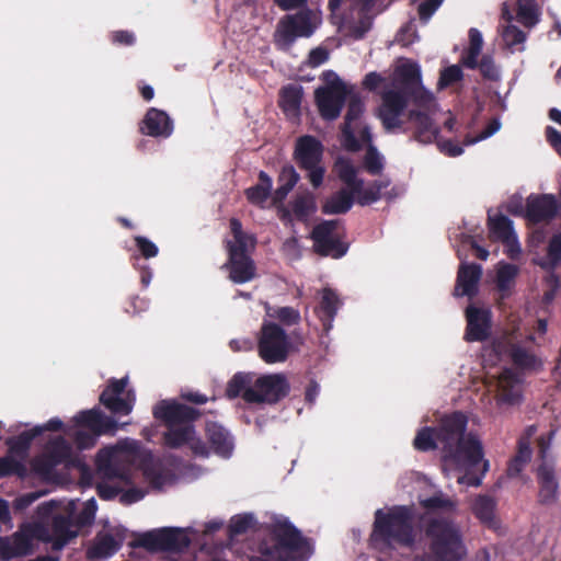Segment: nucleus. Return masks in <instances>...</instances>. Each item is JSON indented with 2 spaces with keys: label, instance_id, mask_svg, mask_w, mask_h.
<instances>
[{
  "label": "nucleus",
  "instance_id": "obj_25",
  "mask_svg": "<svg viewBox=\"0 0 561 561\" xmlns=\"http://www.w3.org/2000/svg\"><path fill=\"white\" fill-rule=\"evenodd\" d=\"M139 129L144 135L150 137L168 138L172 135L174 125L172 118L167 112L156 107H150L145 114Z\"/></svg>",
  "mask_w": 561,
  "mask_h": 561
},
{
  "label": "nucleus",
  "instance_id": "obj_32",
  "mask_svg": "<svg viewBox=\"0 0 561 561\" xmlns=\"http://www.w3.org/2000/svg\"><path fill=\"white\" fill-rule=\"evenodd\" d=\"M341 305L342 301L339 295L332 288L325 287L322 289L321 299L314 312L321 321L325 333L332 329L333 320Z\"/></svg>",
  "mask_w": 561,
  "mask_h": 561
},
{
  "label": "nucleus",
  "instance_id": "obj_6",
  "mask_svg": "<svg viewBox=\"0 0 561 561\" xmlns=\"http://www.w3.org/2000/svg\"><path fill=\"white\" fill-rule=\"evenodd\" d=\"M557 431V427H551L536 439L537 502L545 506L554 505L559 499L560 484L556 472V457L551 451Z\"/></svg>",
  "mask_w": 561,
  "mask_h": 561
},
{
  "label": "nucleus",
  "instance_id": "obj_24",
  "mask_svg": "<svg viewBox=\"0 0 561 561\" xmlns=\"http://www.w3.org/2000/svg\"><path fill=\"white\" fill-rule=\"evenodd\" d=\"M205 437L209 454L214 453L220 457L228 458L233 450V437L230 432L218 422L207 421L205 423Z\"/></svg>",
  "mask_w": 561,
  "mask_h": 561
},
{
  "label": "nucleus",
  "instance_id": "obj_5",
  "mask_svg": "<svg viewBox=\"0 0 561 561\" xmlns=\"http://www.w3.org/2000/svg\"><path fill=\"white\" fill-rule=\"evenodd\" d=\"M232 240L225 241L228 259L222 268L229 272V279L234 284H244L252 280L256 274V266L251 257V251L256 245L253 234L243 231L238 218L229 220Z\"/></svg>",
  "mask_w": 561,
  "mask_h": 561
},
{
  "label": "nucleus",
  "instance_id": "obj_48",
  "mask_svg": "<svg viewBox=\"0 0 561 561\" xmlns=\"http://www.w3.org/2000/svg\"><path fill=\"white\" fill-rule=\"evenodd\" d=\"M367 144L368 146L363 159L364 168L370 175H379L385 168V159L374 146V142Z\"/></svg>",
  "mask_w": 561,
  "mask_h": 561
},
{
  "label": "nucleus",
  "instance_id": "obj_61",
  "mask_svg": "<svg viewBox=\"0 0 561 561\" xmlns=\"http://www.w3.org/2000/svg\"><path fill=\"white\" fill-rule=\"evenodd\" d=\"M501 127L500 119L493 117L486 124V126L476 136L467 135L463 140H485L493 136Z\"/></svg>",
  "mask_w": 561,
  "mask_h": 561
},
{
  "label": "nucleus",
  "instance_id": "obj_1",
  "mask_svg": "<svg viewBox=\"0 0 561 561\" xmlns=\"http://www.w3.org/2000/svg\"><path fill=\"white\" fill-rule=\"evenodd\" d=\"M467 425L465 413L453 412L442 417L437 426L419 430L413 446L422 453L440 448L445 463L474 465L482 458V444L474 434H466Z\"/></svg>",
  "mask_w": 561,
  "mask_h": 561
},
{
  "label": "nucleus",
  "instance_id": "obj_3",
  "mask_svg": "<svg viewBox=\"0 0 561 561\" xmlns=\"http://www.w3.org/2000/svg\"><path fill=\"white\" fill-rule=\"evenodd\" d=\"M413 512L409 506L396 505L387 512L379 508L375 512V520L370 541L375 547L390 548L394 545L410 547L414 543Z\"/></svg>",
  "mask_w": 561,
  "mask_h": 561
},
{
  "label": "nucleus",
  "instance_id": "obj_43",
  "mask_svg": "<svg viewBox=\"0 0 561 561\" xmlns=\"http://www.w3.org/2000/svg\"><path fill=\"white\" fill-rule=\"evenodd\" d=\"M298 181L299 174L295 169L291 165L284 167L278 175V187L275 190L273 195L274 202L282 203Z\"/></svg>",
  "mask_w": 561,
  "mask_h": 561
},
{
  "label": "nucleus",
  "instance_id": "obj_7",
  "mask_svg": "<svg viewBox=\"0 0 561 561\" xmlns=\"http://www.w3.org/2000/svg\"><path fill=\"white\" fill-rule=\"evenodd\" d=\"M425 535L435 561H460L466 554L462 535L451 520L431 519L426 525Z\"/></svg>",
  "mask_w": 561,
  "mask_h": 561
},
{
  "label": "nucleus",
  "instance_id": "obj_41",
  "mask_svg": "<svg viewBox=\"0 0 561 561\" xmlns=\"http://www.w3.org/2000/svg\"><path fill=\"white\" fill-rule=\"evenodd\" d=\"M390 185L389 180H375L367 187L362 184V190L353 192L356 202L360 206H367L376 203L381 197V191Z\"/></svg>",
  "mask_w": 561,
  "mask_h": 561
},
{
  "label": "nucleus",
  "instance_id": "obj_58",
  "mask_svg": "<svg viewBox=\"0 0 561 561\" xmlns=\"http://www.w3.org/2000/svg\"><path fill=\"white\" fill-rule=\"evenodd\" d=\"M480 73L484 79L488 80H497L499 79V71L497 68L494 65V61L491 56L484 55L482 56L481 60L478 61V66Z\"/></svg>",
  "mask_w": 561,
  "mask_h": 561
},
{
  "label": "nucleus",
  "instance_id": "obj_38",
  "mask_svg": "<svg viewBox=\"0 0 561 561\" xmlns=\"http://www.w3.org/2000/svg\"><path fill=\"white\" fill-rule=\"evenodd\" d=\"M123 539H116L112 534H104L96 537V541L88 550V557L93 558H108L116 553L122 547Z\"/></svg>",
  "mask_w": 561,
  "mask_h": 561
},
{
  "label": "nucleus",
  "instance_id": "obj_57",
  "mask_svg": "<svg viewBox=\"0 0 561 561\" xmlns=\"http://www.w3.org/2000/svg\"><path fill=\"white\" fill-rule=\"evenodd\" d=\"M135 245L137 247L140 256L145 259H151L158 255L159 249L158 247L148 238L144 236L134 237Z\"/></svg>",
  "mask_w": 561,
  "mask_h": 561
},
{
  "label": "nucleus",
  "instance_id": "obj_27",
  "mask_svg": "<svg viewBox=\"0 0 561 561\" xmlns=\"http://www.w3.org/2000/svg\"><path fill=\"white\" fill-rule=\"evenodd\" d=\"M482 276V267L477 263H461L455 285L454 295L457 297H474L478 294V285Z\"/></svg>",
  "mask_w": 561,
  "mask_h": 561
},
{
  "label": "nucleus",
  "instance_id": "obj_16",
  "mask_svg": "<svg viewBox=\"0 0 561 561\" xmlns=\"http://www.w3.org/2000/svg\"><path fill=\"white\" fill-rule=\"evenodd\" d=\"M347 111L342 126L343 140H371L368 127L363 126L360 117L365 105L362 95L352 85V93L347 96Z\"/></svg>",
  "mask_w": 561,
  "mask_h": 561
},
{
  "label": "nucleus",
  "instance_id": "obj_53",
  "mask_svg": "<svg viewBox=\"0 0 561 561\" xmlns=\"http://www.w3.org/2000/svg\"><path fill=\"white\" fill-rule=\"evenodd\" d=\"M271 316L277 319L285 327L297 325L301 321L299 310L289 306L278 307Z\"/></svg>",
  "mask_w": 561,
  "mask_h": 561
},
{
  "label": "nucleus",
  "instance_id": "obj_49",
  "mask_svg": "<svg viewBox=\"0 0 561 561\" xmlns=\"http://www.w3.org/2000/svg\"><path fill=\"white\" fill-rule=\"evenodd\" d=\"M483 460V457L481 458V460L474 465H455L456 467H459V468H463L466 469V472L465 474L460 476L458 478V483L459 484H466L468 486H479L481 483H482V478L484 477L485 472L488 471L489 469V461L488 460H484L483 463H482V471L480 474H477L474 472H472V470L479 466Z\"/></svg>",
  "mask_w": 561,
  "mask_h": 561
},
{
  "label": "nucleus",
  "instance_id": "obj_64",
  "mask_svg": "<svg viewBox=\"0 0 561 561\" xmlns=\"http://www.w3.org/2000/svg\"><path fill=\"white\" fill-rule=\"evenodd\" d=\"M99 436L92 432L78 431L75 435V443L79 449H89L95 445Z\"/></svg>",
  "mask_w": 561,
  "mask_h": 561
},
{
  "label": "nucleus",
  "instance_id": "obj_60",
  "mask_svg": "<svg viewBox=\"0 0 561 561\" xmlns=\"http://www.w3.org/2000/svg\"><path fill=\"white\" fill-rule=\"evenodd\" d=\"M409 119L416 125L420 131L430 130L433 124L431 116L426 112L420 110L410 111Z\"/></svg>",
  "mask_w": 561,
  "mask_h": 561
},
{
  "label": "nucleus",
  "instance_id": "obj_30",
  "mask_svg": "<svg viewBox=\"0 0 561 561\" xmlns=\"http://www.w3.org/2000/svg\"><path fill=\"white\" fill-rule=\"evenodd\" d=\"M496 506L497 503L494 497L488 494H479L472 500L470 510L480 524L489 529L497 530L501 523L496 516Z\"/></svg>",
  "mask_w": 561,
  "mask_h": 561
},
{
  "label": "nucleus",
  "instance_id": "obj_51",
  "mask_svg": "<svg viewBox=\"0 0 561 561\" xmlns=\"http://www.w3.org/2000/svg\"><path fill=\"white\" fill-rule=\"evenodd\" d=\"M407 98L410 96L413 101V103L419 106L423 107L425 110H430L435 104L434 95L431 91L426 90L422 83L412 87L409 91L405 92Z\"/></svg>",
  "mask_w": 561,
  "mask_h": 561
},
{
  "label": "nucleus",
  "instance_id": "obj_13",
  "mask_svg": "<svg viewBox=\"0 0 561 561\" xmlns=\"http://www.w3.org/2000/svg\"><path fill=\"white\" fill-rule=\"evenodd\" d=\"M255 390H248L247 403L276 404L285 399L290 391V385L284 374H266L254 381Z\"/></svg>",
  "mask_w": 561,
  "mask_h": 561
},
{
  "label": "nucleus",
  "instance_id": "obj_10",
  "mask_svg": "<svg viewBox=\"0 0 561 561\" xmlns=\"http://www.w3.org/2000/svg\"><path fill=\"white\" fill-rule=\"evenodd\" d=\"M293 345L289 335L276 322L262 323L257 336V353L266 364H277L287 360Z\"/></svg>",
  "mask_w": 561,
  "mask_h": 561
},
{
  "label": "nucleus",
  "instance_id": "obj_11",
  "mask_svg": "<svg viewBox=\"0 0 561 561\" xmlns=\"http://www.w3.org/2000/svg\"><path fill=\"white\" fill-rule=\"evenodd\" d=\"M44 531L41 523H24L11 536H0V560L10 561L14 558L26 557L34 552V539Z\"/></svg>",
  "mask_w": 561,
  "mask_h": 561
},
{
  "label": "nucleus",
  "instance_id": "obj_26",
  "mask_svg": "<svg viewBox=\"0 0 561 561\" xmlns=\"http://www.w3.org/2000/svg\"><path fill=\"white\" fill-rule=\"evenodd\" d=\"M96 468L107 479H118L123 483L133 484V472L129 468L122 467L114 449H101L96 456Z\"/></svg>",
  "mask_w": 561,
  "mask_h": 561
},
{
  "label": "nucleus",
  "instance_id": "obj_19",
  "mask_svg": "<svg viewBox=\"0 0 561 561\" xmlns=\"http://www.w3.org/2000/svg\"><path fill=\"white\" fill-rule=\"evenodd\" d=\"M408 105V98L404 91L387 90L381 94L379 118L387 130L401 127V116Z\"/></svg>",
  "mask_w": 561,
  "mask_h": 561
},
{
  "label": "nucleus",
  "instance_id": "obj_46",
  "mask_svg": "<svg viewBox=\"0 0 561 561\" xmlns=\"http://www.w3.org/2000/svg\"><path fill=\"white\" fill-rule=\"evenodd\" d=\"M396 72L404 87V92L422 83L421 69L416 62L403 64L397 68Z\"/></svg>",
  "mask_w": 561,
  "mask_h": 561
},
{
  "label": "nucleus",
  "instance_id": "obj_31",
  "mask_svg": "<svg viewBox=\"0 0 561 561\" xmlns=\"http://www.w3.org/2000/svg\"><path fill=\"white\" fill-rule=\"evenodd\" d=\"M499 398L501 401L514 404L520 401L524 383L519 374L512 368L502 371L497 381Z\"/></svg>",
  "mask_w": 561,
  "mask_h": 561
},
{
  "label": "nucleus",
  "instance_id": "obj_50",
  "mask_svg": "<svg viewBox=\"0 0 561 561\" xmlns=\"http://www.w3.org/2000/svg\"><path fill=\"white\" fill-rule=\"evenodd\" d=\"M526 466V436L520 435L516 456L508 462L506 473L510 478L519 476Z\"/></svg>",
  "mask_w": 561,
  "mask_h": 561
},
{
  "label": "nucleus",
  "instance_id": "obj_55",
  "mask_svg": "<svg viewBox=\"0 0 561 561\" xmlns=\"http://www.w3.org/2000/svg\"><path fill=\"white\" fill-rule=\"evenodd\" d=\"M98 506L94 499H90L84 503L83 508L76 516L77 526L84 527L93 524Z\"/></svg>",
  "mask_w": 561,
  "mask_h": 561
},
{
  "label": "nucleus",
  "instance_id": "obj_35",
  "mask_svg": "<svg viewBox=\"0 0 561 561\" xmlns=\"http://www.w3.org/2000/svg\"><path fill=\"white\" fill-rule=\"evenodd\" d=\"M354 199L351 190L342 188L325 199L321 210L325 215L346 214L352 208Z\"/></svg>",
  "mask_w": 561,
  "mask_h": 561
},
{
  "label": "nucleus",
  "instance_id": "obj_54",
  "mask_svg": "<svg viewBox=\"0 0 561 561\" xmlns=\"http://www.w3.org/2000/svg\"><path fill=\"white\" fill-rule=\"evenodd\" d=\"M24 473L25 467L21 461L9 456L0 458V478L13 474L22 477Z\"/></svg>",
  "mask_w": 561,
  "mask_h": 561
},
{
  "label": "nucleus",
  "instance_id": "obj_47",
  "mask_svg": "<svg viewBox=\"0 0 561 561\" xmlns=\"http://www.w3.org/2000/svg\"><path fill=\"white\" fill-rule=\"evenodd\" d=\"M43 433L44 428L35 426L32 430L24 431L18 436L10 438L8 440V445L12 451L25 453L30 448L32 442Z\"/></svg>",
  "mask_w": 561,
  "mask_h": 561
},
{
  "label": "nucleus",
  "instance_id": "obj_42",
  "mask_svg": "<svg viewBox=\"0 0 561 561\" xmlns=\"http://www.w3.org/2000/svg\"><path fill=\"white\" fill-rule=\"evenodd\" d=\"M420 505L427 513H451L457 508V502L442 491L435 492L432 496L421 500Z\"/></svg>",
  "mask_w": 561,
  "mask_h": 561
},
{
  "label": "nucleus",
  "instance_id": "obj_45",
  "mask_svg": "<svg viewBox=\"0 0 561 561\" xmlns=\"http://www.w3.org/2000/svg\"><path fill=\"white\" fill-rule=\"evenodd\" d=\"M290 207L295 218L305 222L317 210L316 198L311 193L297 195L290 203Z\"/></svg>",
  "mask_w": 561,
  "mask_h": 561
},
{
  "label": "nucleus",
  "instance_id": "obj_44",
  "mask_svg": "<svg viewBox=\"0 0 561 561\" xmlns=\"http://www.w3.org/2000/svg\"><path fill=\"white\" fill-rule=\"evenodd\" d=\"M272 190V179L264 171L259 173V183L245 190L247 199L251 204L261 205L268 198Z\"/></svg>",
  "mask_w": 561,
  "mask_h": 561
},
{
  "label": "nucleus",
  "instance_id": "obj_56",
  "mask_svg": "<svg viewBox=\"0 0 561 561\" xmlns=\"http://www.w3.org/2000/svg\"><path fill=\"white\" fill-rule=\"evenodd\" d=\"M462 77L463 73L461 68L457 65H451L440 72L438 84L442 88L449 87L460 81Z\"/></svg>",
  "mask_w": 561,
  "mask_h": 561
},
{
  "label": "nucleus",
  "instance_id": "obj_14",
  "mask_svg": "<svg viewBox=\"0 0 561 561\" xmlns=\"http://www.w3.org/2000/svg\"><path fill=\"white\" fill-rule=\"evenodd\" d=\"M547 273L543 277L542 304L550 305L561 288V278L554 270L561 264V232L554 233L547 245L546 255L536 261Z\"/></svg>",
  "mask_w": 561,
  "mask_h": 561
},
{
  "label": "nucleus",
  "instance_id": "obj_52",
  "mask_svg": "<svg viewBox=\"0 0 561 561\" xmlns=\"http://www.w3.org/2000/svg\"><path fill=\"white\" fill-rule=\"evenodd\" d=\"M254 523L252 514L236 515L230 519L228 535L230 538L245 534Z\"/></svg>",
  "mask_w": 561,
  "mask_h": 561
},
{
  "label": "nucleus",
  "instance_id": "obj_20",
  "mask_svg": "<svg viewBox=\"0 0 561 561\" xmlns=\"http://www.w3.org/2000/svg\"><path fill=\"white\" fill-rule=\"evenodd\" d=\"M489 238L495 242H502L507 248V255L516 259L520 252L517 236L513 228V221L505 215L488 216Z\"/></svg>",
  "mask_w": 561,
  "mask_h": 561
},
{
  "label": "nucleus",
  "instance_id": "obj_63",
  "mask_svg": "<svg viewBox=\"0 0 561 561\" xmlns=\"http://www.w3.org/2000/svg\"><path fill=\"white\" fill-rule=\"evenodd\" d=\"M146 495V491L140 488H129L126 491L122 490L119 502L123 505H130L142 500Z\"/></svg>",
  "mask_w": 561,
  "mask_h": 561
},
{
  "label": "nucleus",
  "instance_id": "obj_40",
  "mask_svg": "<svg viewBox=\"0 0 561 561\" xmlns=\"http://www.w3.org/2000/svg\"><path fill=\"white\" fill-rule=\"evenodd\" d=\"M482 35L477 28L469 30V48L462 54L460 62L468 69H476L482 50Z\"/></svg>",
  "mask_w": 561,
  "mask_h": 561
},
{
  "label": "nucleus",
  "instance_id": "obj_36",
  "mask_svg": "<svg viewBox=\"0 0 561 561\" xmlns=\"http://www.w3.org/2000/svg\"><path fill=\"white\" fill-rule=\"evenodd\" d=\"M255 374L239 371L228 381L226 394L229 399L242 398L245 401L248 390H255Z\"/></svg>",
  "mask_w": 561,
  "mask_h": 561
},
{
  "label": "nucleus",
  "instance_id": "obj_2",
  "mask_svg": "<svg viewBox=\"0 0 561 561\" xmlns=\"http://www.w3.org/2000/svg\"><path fill=\"white\" fill-rule=\"evenodd\" d=\"M152 415L167 428L162 434V444L170 449L188 446L196 457H209V450L204 440L196 436L194 422L202 413L198 409L180 403L176 400H160L152 409Z\"/></svg>",
  "mask_w": 561,
  "mask_h": 561
},
{
  "label": "nucleus",
  "instance_id": "obj_15",
  "mask_svg": "<svg viewBox=\"0 0 561 561\" xmlns=\"http://www.w3.org/2000/svg\"><path fill=\"white\" fill-rule=\"evenodd\" d=\"M340 220H323L316 225L311 231L310 238L313 241V251L320 256H331L341 259L348 250L347 243L335 236V230Z\"/></svg>",
  "mask_w": 561,
  "mask_h": 561
},
{
  "label": "nucleus",
  "instance_id": "obj_21",
  "mask_svg": "<svg viewBox=\"0 0 561 561\" xmlns=\"http://www.w3.org/2000/svg\"><path fill=\"white\" fill-rule=\"evenodd\" d=\"M467 327L465 340L467 342H483L491 334V312L486 309L469 306L466 309Z\"/></svg>",
  "mask_w": 561,
  "mask_h": 561
},
{
  "label": "nucleus",
  "instance_id": "obj_18",
  "mask_svg": "<svg viewBox=\"0 0 561 561\" xmlns=\"http://www.w3.org/2000/svg\"><path fill=\"white\" fill-rule=\"evenodd\" d=\"M127 382V377L110 379L106 388L100 394V403L114 414L128 415L133 411L135 396L128 391L125 398L122 397Z\"/></svg>",
  "mask_w": 561,
  "mask_h": 561
},
{
  "label": "nucleus",
  "instance_id": "obj_34",
  "mask_svg": "<svg viewBox=\"0 0 561 561\" xmlns=\"http://www.w3.org/2000/svg\"><path fill=\"white\" fill-rule=\"evenodd\" d=\"M322 152V142H297L295 158L298 165L306 170L320 164Z\"/></svg>",
  "mask_w": 561,
  "mask_h": 561
},
{
  "label": "nucleus",
  "instance_id": "obj_29",
  "mask_svg": "<svg viewBox=\"0 0 561 561\" xmlns=\"http://www.w3.org/2000/svg\"><path fill=\"white\" fill-rule=\"evenodd\" d=\"M559 210L553 195L528 196V224H539L553 219Z\"/></svg>",
  "mask_w": 561,
  "mask_h": 561
},
{
  "label": "nucleus",
  "instance_id": "obj_59",
  "mask_svg": "<svg viewBox=\"0 0 561 561\" xmlns=\"http://www.w3.org/2000/svg\"><path fill=\"white\" fill-rule=\"evenodd\" d=\"M444 0H425L417 7V14L423 23H426L442 5Z\"/></svg>",
  "mask_w": 561,
  "mask_h": 561
},
{
  "label": "nucleus",
  "instance_id": "obj_22",
  "mask_svg": "<svg viewBox=\"0 0 561 561\" xmlns=\"http://www.w3.org/2000/svg\"><path fill=\"white\" fill-rule=\"evenodd\" d=\"M73 420L78 426L88 428L100 436L115 435L118 430V423L98 408L80 411Z\"/></svg>",
  "mask_w": 561,
  "mask_h": 561
},
{
  "label": "nucleus",
  "instance_id": "obj_17",
  "mask_svg": "<svg viewBox=\"0 0 561 561\" xmlns=\"http://www.w3.org/2000/svg\"><path fill=\"white\" fill-rule=\"evenodd\" d=\"M78 528L70 515L57 514L51 518L50 529L44 525L39 540L50 543L53 551H60L78 536Z\"/></svg>",
  "mask_w": 561,
  "mask_h": 561
},
{
  "label": "nucleus",
  "instance_id": "obj_37",
  "mask_svg": "<svg viewBox=\"0 0 561 561\" xmlns=\"http://www.w3.org/2000/svg\"><path fill=\"white\" fill-rule=\"evenodd\" d=\"M334 170L339 179L347 186L352 192H358L362 190L363 180L357 178V169L347 158H339L335 161Z\"/></svg>",
  "mask_w": 561,
  "mask_h": 561
},
{
  "label": "nucleus",
  "instance_id": "obj_4",
  "mask_svg": "<svg viewBox=\"0 0 561 561\" xmlns=\"http://www.w3.org/2000/svg\"><path fill=\"white\" fill-rule=\"evenodd\" d=\"M270 536L273 543L261 541L260 556L251 557L250 561H304L310 554L308 540L287 520L274 524Z\"/></svg>",
  "mask_w": 561,
  "mask_h": 561
},
{
  "label": "nucleus",
  "instance_id": "obj_8",
  "mask_svg": "<svg viewBox=\"0 0 561 561\" xmlns=\"http://www.w3.org/2000/svg\"><path fill=\"white\" fill-rule=\"evenodd\" d=\"M313 20L314 13L310 8L280 18L273 34L275 47L282 51H288L297 38L312 36L317 28Z\"/></svg>",
  "mask_w": 561,
  "mask_h": 561
},
{
  "label": "nucleus",
  "instance_id": "obj_9",
  "mask_svg": "<svg viewBox=\"0 0 561 561\" xmlns=\"http://www.w3.org/2000/svg\"><path fill=\"white\" fill-rule=\"evenodd\" d=\"M324 87H319L314 91V101L322 118L327 121L336 119L352 93V85H347L337 75L328 70L323 72Z\"/></svg>",
  "mask_w": 561,
  "mask_h": 561
},
{
  "label": "nucleus",
  "instance_id": "obj_39",
  "mask_svg": "<svg viewBox=\"0 0 561 561\" xmlns=\"http://www.w3.org/2000/svg\"><path fill=\"white\" fill-rule=\"evenodd\" d=\"M46 455L50 458L48 468L55 467L70 460L72 448L62 436H58L49 442Z\"/></svg>",
  "mask_w": 561,
  "mask_h": 561
},
{
  "label": "nucleus",
  "instance_id": "obj_23",
  "mask_svg": "<svg viewBox=\"0 0 561 561\" xmlns=\"http://www.w3.org/2000/svg\"><path fill=\"white\" fill-rule=\"evenodd\" d=\"M517 13L514 18L507 2L502 7V19L507 23L502 31V37L506 46L510 48L520 45L525 41V34L512 22L516 20L523 26H526V0H516Z\"/></svg>",
  "mask_w": 561,
  "mask_h": 561
},
{
  "label": "nucleus",
  "instance_id": "obj_12",
  "mask_svg": "<svg viewBox=\"0 0 561 561\" xmlns=\"http://www.w3.org/2000/svg\"><path fill=\"white\" fill-rule=\"evenodd\" d=\"M190 543L191 540L183 529L165 527L140 535L133 546L151 552H181L188 548Z\"/></svg>",
  "mask_w": 561,
  "mask_h": 561
},
{
  "label": "nucleus",
  "instance_id": "obj_33",
  "mask_svg": "<svg viewBox=\"0 0 561 561\" xmlns=\"http://www.w3.org/2000/svg\"><path fill=\"white\" fill-rule=\"evenodd\" d=\"M518 267L511 263L501 262L496 268L495 286L501 300L507 299L515 287Z\"/></svg>",
  "mask_w": 561,
  "mask_h": 561
},
{
  "label": "nucleus",
  "instance_id": "obj_62",
  "mask_svg": "<svg viewBox=\"0 0 561 561\" xmlns=\"http://www.w3.org/2000/svg\"><path fill=\"white\" fill-rule=\"evenodd\" d=\"M329 59V50L325 47L319 46L309 51L307 65L311 68H317Z\"/></svg>",
  "mask_w": 561,
  "mask_h": 561
},
{
  "label": "nucleus",
  "instance_id": "obj_28",
  "mask_svg": "<svg viewBox=\"0 0 561 561\" xmlns=\"http://www.w3.org/2000/svg\"><path fill=\"white\" fill-rule=\"evenodd\" d=\"M302 98L304 88L296 83L286 84L278 92V106L284 115L294 123L300 119Z\"/></svg>",
  "mask_w": 561,
  "mask_h": 561
}]
</instances>
